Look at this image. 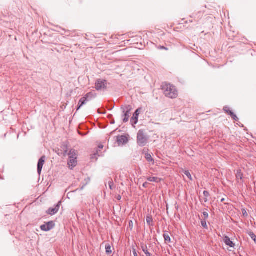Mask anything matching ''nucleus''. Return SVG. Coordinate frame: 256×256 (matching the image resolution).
Returning a JSON list of instances; mask_svg holds the SVG:
<instances>
[{
    "mask_svg": "<svg viewBox=\"0 0 256 256\" xmlns=\"http://www.w3.org/2000/svg\"><path fill=\"white\" fill-rule=\"evenodd\" d=\"M201 224H202V226L204 228L206 229H208V225H207V224H206V220H202Z\"/></svg>",
    "mask_w": 256,
    "mask_h": 256,
    "instance_id": "24",
    "label": "nucleus"
},
{
    "mask_svg": "<svg viewBox=\"0 0 256 256\" xmlns=\"http://www.w3.org/2000/svg\"><path fill=\"white\" fill-rule=\"evenodd\" d=\"M129 114L130 113H124V118H123V122H128L129 118H130Z\"/></svg>",
    "mask_w": 256,
    "mask_h": 256,
    "instance_id": "21",
    "label": "nucleus"
},
{
    "mask_svg": "<svg viewBox=\"0 0 256 256\" xmlns=\"http://www.w3.org/2000/svg\"><path fill=\"white\" fill-rule=\"evenodd\" d=\"M96 96V94L94 90H92L86 93L82 98H80L79 102L76 106L77 110H80L82 106L86 104L88 102L94 99Z\"/></svg>",
    "mask_w": 256,
    "mask_h": 256,
    "instance_id": "2",
    "label": "nucleus"
},
{
    "mask_svg": "<svg viewBox=\"0 0 256 256\" xmlns=\"http://www.w3.org/2000/svg\"><path fill=\"white\" fill-rule=\"evenodd\" d=\"M61 204V201H60L55 206L54 208H50L46 211V214H48L52 216L55 214L58 211L60 206Z\"/></svg>",
    "mask_w": 256,
    "mask_h": 256,
    "instance_id": "7",
    "label": "nucleus"
},
{
    "mask_svg": "<svg viewBox=\"0 0 256 256\" xmlns=\"http://www.w3.org/2000/svg\"><path fill=\"white\" fill-rule=\"evenodd\" d=\"M128 140L126 136H117V142L119 144H125L128 142Z\"/></svg>",
    "mask_w": 256,
    "mask_h": 256,
    "instance_id": "11",
    "label": "nucleus"
},
{
    "mask_svg": "<svg viewBox=\"0 0 256 256\" xmlns=\"http://www.w3.org/2000/svg\"><path fill=\"white\" fill-rule=\"evenodd\" d=\"M116 198L118 200H120L122 198V197L120 195H118Z\"/></svg>",
    "mask_w": 256,
    "mask_h": 256,
    "instance_id": "39",
    "label": "nucleus"
},
{
    "mask_svg": "<svg viewBox=\"0 0 256 256\" xmlns=\"http://www.w3.org/2000/svg\"><path fill=\"white\" fill-rule=\"evenodd\" d=\"M204 195L205 197V198H204V202H206L208 201V198L210 196V193L208 191L204 190Z\"/></svg>",
    "mask_w": 256,
    "mask_h": 256,
    "instance_id": "19",
    "label": "nucleus"
},
{
    "mask_svg": "<svg viewBox=\"0 0 256 256\" xmlns=\"http://www.w3.org/2000/svg\"><path fill=\"white\" fill-rule=\"evenodd\" d=\"M251 238L256 243V236L253 232H250L248 234Z\"/></svg>",
    "mask_w": 256,
    "mask_h": 256,
    "instance_id": "23",
    "label": "nucleus"
},
{
    "mask_svg": "<svg viewBox=\"0 0 256 256\" xmlns=\"http://www.w3.org/2000/svg\"><path fill=\"white\" fill-rule=\"evenodd\" d=\"M114 185V182L112 180H110L108 182V186L110 190H112V186Z\"/></svg>",
    "mask_w": 256,
    "mask_h": 256,
    "instance_id": "30",
    "label": "nucleus"
},
{
    "mask_svg": "<svg viewBox=\"0 0 256 256\" xmlns=\"http://www.w3.org/2000/svg\"><path fill=\"white\" fill-rule=\"evenodd\" d=\"M140 247L142 250L147 248L146 245L144 244H141Z\"/></svg>",
    "mask_w": 256,
    "mask_h": 256,
    "instance_id": "32",
    "label": "nucleus"
},
{
    "mask_svg": "<svg viewBox=\"0 0 256 256\" xmlns=\"http://www.w3.org/2000/svg\"><path fill=\"white\" fill-rule=\"evenodd\" d=\"M45 160L46 156H43L38 160V172L39 175H40L41 174L43 166L45 162Z\"/></svg>",
    "mask_w": 256,
    "mask_h": 256,
    "instance_id": "8",
    "label": "nucleus"
},
{
    "mask_svg": "<svg viewBox=\"0 0 256 256\" xmlns=\"http://www.w3.org/2000/svg\"><path fill=\"white\" fill-rule=\"evenodd\" d=\"M162 90L166 96L174 98L178 96V92L175 86L170 84H163L162 86Z\"/></svg>",
    "mask_w": 256,
    "mask_h": 256,
    "instance_id": "1",
    "label": "nucleus"
},
{
    "mask_svg": "<svg viewBox=\"0 0 256 256\" xmlns=\"http://www.w3.org/2000/svg\"><path fill=\"white\" fill-rule=\"evenodd\" d=\"M146 254L147 253H148L149 252L148 251V248L142 250Z\"/></svg>",
    "mask_w": 256,
    "mask_h": 256,
    "instance_id": "37",
    "label": "nucleus"
},
{
    "mask_svg": "<svg viewBox=\"0 0 256 256\" xmlns=\"http://www.w3.org/2000/svg\"><path fill=\"white\" fill-rule=\"evenodd\" d=\"M142 110V108L139 107L137 109H136L134 112H141Z\"/></svg>",
    "mask_w": 256,
    "mask_h": 256,
    "instance_id": "34",
    "label": "nucleus"
},
{
    "mask_svg": "<svg viewBox=\"0 0 256 256\" xmlns=\"http://www.w3.org/2000/svg\"><path fill=\"white\" fill-rule=\"evenodd\" d=\"M224 198H222V199L221 200V201H222V202H223V201H224Z\"/></svg>",
    "mask_w": 256,
    "mask_h": 256,
    "instance_id": "42",
    "label": "nucleus"
},
{
    "mask_svg": "<svg viewBox=\"0 0 256 256\" xmlns=\"http://www.w3.org/2000/svg\"><path fill=\"white\" fill-rule=\"evenodd\" d=\"M132 109V106L129 104H124L121 106L122 112H131Z\"/></svg>",
    "mask_w": 256,
    "mask_h": 256,
    "instance_id": "10",
    "label": "nucleus"
},
{
    "mask_svg": "<svg viewBox=\"0 0 256 256\" xmlns=\"http://www.w3.org/2000/svg\"><path fill=\"white\" fill-rule=\"evenodd\" d=\"M104 148V146H103V145H102V144H100V145H99V146H98V148H99L100 149H102V148Z\"/></svg>",
    "mask_w": 256,
    "mask_h": 256,
    "instance_id": "38",
    "label": "nucleus"
},
{
    "mask_svg": "<svg viewBox=\"0 0 256 256\" xmlns=\"http://www.w3.org/2000/svg\"><path fill=\"white\" fill-rule=\"evenodd\" d=\"M129 226L131 228L133 227V222L132 220H130L129 222Z\"/></svg>",
    "mask_w": 256,
    "mask_h": 256,
    "instance_id": "35",
    "label": "nucleus"
},
{
    "mask_svg": "<svg viewBox=\"0 0 256 256\" xmlns=\"http://www.w3.org/2000/svg\"><path fill=\"white\" fill-rule=\"evenodd\" d=\"M55 226V224L53 221H50L40 226V229L44 232H48Z\"/></svg>",
    "mask_w": 256,
    "mask_h": 256,
    "instance_id": "6",
    "label": "nucleus"
},
{
    "mask_svg": "<svg viewBox=\"0 0 256 256\" xmlns=\"http://www.w3.org/2000/svg\"><path fill=\"white\" fill-rule=\"evenodd\" d=\"M108 82V80L104 78H98L96 80L95 88L98 91L106 90L107 88Z\"/></svg>",
    "mask_w": 256,
    "mask_h": 256,
    "instance_id": "5",
    "label": "nucleus"
},
{
    "mask_svg": "<svg viewBox=\"0 0 256 256\" xmlns=\"http://www.w3.org/2000/svg\"><path fill=\"white\" fill-rule=\"evenodd\" d=\"M148 183L147 182H145L143 184L142 186L143 187L146 188L148 186Z\"/></svg>",
    "mask_w": 256,
    "mask_h": 256,
    "instance_id": "36",
    "label": "nucleus"
},
{
    "mask_svg": "<svg viewBox=\"0 0 256 256\" xmlns=\"http://www.w3.org/2000/svg\"><path fill=\"white\" fill-rule=\"evenodd\" d=\"M147 180L150 182H154L156 183H159L161 181V178L158 177H148Z\"/></svg>",
    "mask_w": 256,
    "mask_h": 256,
    "instance_id": "15",
    "label": "nucleus"
},
{
    "mask_svg": "<svg viewBox=\"0 0 256 256\" xmlns=\"http://www.w3.org/2000/svg\"><path fill=\"white\" fill-rule=\"evenodd\" d=\"M148 140V136L142 130H138L137 134L136 142L141 147L145 146Z\"/></svg>",
    "mask_w": 256,
    "mask_h": 256,
    "instance_id": "3",
    "label": "nucleus"
},
{
    "mask_svg": "<svg viewBox=\"0 0 256 256\" xmlns=\"http://www.w3.org/2000/svg\"><path fill=\"white\" fill-rule=\"evenodd\" d=\"M158 48L160 50H168V48L167 47L164 46L160 45L158 46Z\"/></svg>",
    "mask_w": 256,
    "mask_h": 256,
    "instance_id": "28",
    "label": "nucleus"
},
{
    "mask_svg": "<svg viewBox=\"0 0 256 256\" xmlns=\"http://www.w3.org/2000/svg\"><path fill=\"white\" fill-rule=\"evenodd\" d=\"M243 178V174L242 172V170H237L236 174V178L238 181L239 180H242Z\"/></svg>",
    "mask_w": 256,
    "mask_h": 256,
    "instance_id": "16",
    "label": "nucleus"
},
{
    "mask_svg": "<svg viewBox=\"0 0 256 256\" xmlns=\"http://www.w3.org/2000/svg\"><path fill=\"white\" fill-rule=\"evenodd\" d=\"M224 242L226 245L230 246L231 248H234L235 246V244L230 240V238L228 236H225L224 238Z\"/></svg>",
    "mask_w": 256,
    "mask_h": 256,
    "instance_id": "12",
    "label": "nucleus"
},
{
    "mask_svg": "<svg viewBox=\"0 0 256 256\" xmlns=\"http://www.w3.org/2000/svg\"><path fill=\"white\" fill-rule=\"evenodd\" d=\"M146 255V256H152V254L150 252L147 253Z\"/></svg>",
    "mask_w": 256,
    "mask_h": 256,
    "instance_id": "40",
    "label": "nucleus"
},
{
    "mask_svg": "<svg viewBox=\"0 0 256 256\" xmlns=\"http://www.w3.org/2000/svg\"><path fill=\"white\" fill-rule=\"evenodd\" d=\"M224 112H234L228 106H224L223 108Z\"/></svg>",
    "mask_w": 256,
    "mask_h": 256,
    "instance_id": "25",
    "label": "nucleus"
},
{
    "mask_svg": "<svg viewBox=\"0 0 256 256\" xmlns=\"http://www.w3.org/2000/svg\"><path fill=\"white\" fill-rule=\"evenodd\" d=\"M106 250L107 254H110L112 253L111 246L109 244L106 246Z\"/></svg>",
    "mask_w": 256,
    "mask_h": 256,
    "instance_id": "22",
    "label": "nucleus"
},
{
    "mask_svg": "<svg viewBox=\"0 0 256 256\" xmlns=\"http://www.w3.org/2000/svg\"><path fill=\"white\" fill-rule=\"evenodd\" d=\"M206 112H212V110H208V111H206Z\"/></svg>",
    "mask_w": 256,
    "mask_h": 256,
    "instance_id": "41",
    "label": "nucleus"
},
{
    "mask_svg": "<svg viewBox=\"0 0 256 256\" xmlns=\"http://www.w3.org/2000/svg\"><path fill=\"white\" fill-rule=\"evenodd\" d=\"M98 156H99V155H98V151L96 150V152L91 156V158L96 160L98 159Z\"/></svg>",
    "mask_w": 256,
    "mask_h": 256,
    "instance_id": "27",
    "label": "nucleus"
},
{
    "mask_svg": "<svg viewBox=\"0 0 256 256\" xmlns=\"http://www.w3.org/2000/svg\"><path fill=\"white\" fill-rule=\"evenodd\" d=\"M68 155V165L70 169H72L78 164L77 156L78 152L76 150L72 149L70 150Z\"/></svg>",
    "mask_w": 256,
    "mask_h": 256,
    "instance_id": "4",
    "label": "nucleus"
},
{
    "mask_svg": "<svg viewBox=\"0 0 256 256\" xmlns=\"http://www.w3.org/2000/svg\"><path fill=\"white\" fill-rule=\"evenodd\" d=\"M164 238L166 242L170 243L171 242V238L168 234L164 233Z\"/></svg>",
    "mask_w": 256,
    "mask_h": 256,
    "instance_id": "18",
    "label": "nucleus"
},
{
    "mask_svg": "<svg viewBox=\"0 0 256 256\" xmlns=\"http://www.w3.org/2000/svg\"><path fill=\"white\" fill-rule=\"evenodd\" d=\"M242 214H243V216H244L246 217V216H248V213H247V212H246V210L243 209V210H242Z\"/></svg>",
    "mask_w": 256,
    "mask_h": 256,
    "instance_id": "31",
    "label": "nucleus"
},
{
    "mask_svg": "<svg viewBox=\"0 0 256 256\" xmlns=\"http://www.w3.org/2000/svg\"><path fill=\"white\" fill-rule=\"evenodd\" d=\"M184 174L190 180H192V176L189 170H183Z\"/></svg>",
    "mask_w": 256,
    "mask_h": 256,
    "instance_id": "20",
    "label": "nucleus"
},
{
    "mask_svg": "<svg viewBox=\"0 0 256 256\" xmlns=\"http://www.w3.org/2000/svg\"><path fill=\"white\" fill-rule=\"evenodd\" d=\"M146 223L149 226H154L153 219L151 215H148L146 218Z\"/></svg>",
    "mask_w": 256,
    "mask_h": 256,
    "instance_id": "14",
    "label": "nucleus"
},
{
    "mask_svg": "<svg viewBox=\"0 0 256 256\" xmlns=\"http://www.w3.org/2000/svg\"><path fill=\"white\" fill-rule=\"evenodd\" d=\"M230 114V116L232 118H233L234 120L238 121V118L236 115L235 113H228Z\"/></svg>",
    "mask_w": 256,
    "mask_h": 256,
    "instance_id": "26",
    "label": "nucleus"
},
{
    "mask_svg": "<svg viewBox=\"0 0 256 256\" xmlns=\"http://www.w3.org/2000/svg\"><path fill=\"white\" fill-rule=\"evenodd\" d=\"M202 214H203V216H204V220H206V219L208 218V213L207 212H202Z\"/></svg>",
    "mask_w": 256,
    "mask_h": 256,
    "instance_id": "29",
    "label": "nucleus"
},
{
    "mask_svg": "<svg viewBox=\"0 0 256 256\" xmlns=\"http://www.w3.org/2000/svg\"><path fill=\"white\" fill-rule=\"evenodd\" d=\"M103 114H105L106 113H105V112H104Z\"/></svg>",
    "mask_w": 256,
    "mask_h": 256,
    "instance_id": "43",
    "label": "nucleus"
},
{
    "mask_svg": "<svg viewBox=\"0 0 256 256\" xmlns=\"http://www.w3.org/2000/svg\"><path fill=\"white\" fill-rule=\"evenodd\" d=\"M145 158L148 162H154V160L152 158V156L150 154H146L145 155Z\"/></svg>",
    "mask_w": 256,
    "mask_h": 256,
    "instance_id": "17",
    "label": "nucleus"
},
{
    "mask_svg": "<svg viewBox=\"0 0 256 256\" xmlns=\"http://www.w3.org/2000/svg\"><path fill=\"white\" fill-rule=\"evenodd\" d=\"M140 113H134L133 116L130 120L132 126L137 124Z\"/></svg>",
    "mask_w": 256,
    "mask_h": 256,
    "instance_id": "13",
    "label": "nucleus"
},
{
    "mask_svg": "<svg viewBox=\"0 0 256 256\" xmlns=\"http://www.w3.org/2000/svg\"><path fill=\"white\" fill-rule=\"evenodd\" d=\"M132 252L134 256H138L136 250L134 248H132Z\"/></svg>",
    "mask_w": 256,
    "mask_h": 256,
    "instance_id": "33",
    "label": "nucleus"
},
{
    "mask_svg": "<svg viewBox=\"0 0 256 256\" xmlns=\"http://www.w3.org/2000/svg\"><path fill=\"white\" fill-rule=\"evenodd\" d=\"M114 101H110L106 102L104 105L103 107L107 110L110 111L112 110L114 108Z\"/></svg>",
    "mask_w": 256,
    "mask_h": 256,
    "instance_id": "9",
    "label": "nucleus"
}]
</instances>
